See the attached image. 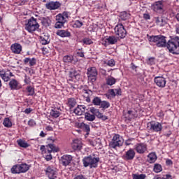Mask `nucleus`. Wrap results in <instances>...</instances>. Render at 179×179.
<instances>
[{
	"mask_svg": "<svg viewBox=\"0 0 179 179\" xmlns=\"http://www.w3.org/2000/svg\"><path fill=\"white\" fill-rule=\"evenodd\" d=\"M166 48L171 54L179 55V37L176 36L166 43Z\"/></svg>",
	"mask_w": 179,
	"mask_h": 179,
	"instance_id": "1",
	"label": "nucleus"
},
{
	"mask_svg": "<svg viewBox=\"0 0 179 179\" xmlns=\"http://www.w3.org/2000/svg\"><path fill=\"white\" fill-rule=\"evenodd\" d=\"M10 50L14 54H20L22 52V45L14 43L11 45Z\"/></svg>",
	"mask_w": 179,
	"mask_h": 179,
	"instance_id": "18",
	"label": "nucleus"
},
{
	"mask_svg": "<svg viewBox=\"0 0 179 179\" xmlns=\"http://www.w3.org/2000/svg\"><path fill=\"white\" fill-rule=\"evenodd\" d=\"M101 103V99L99 96H95L92 100V104L94 106H100Z\"/></svg>",
	"mask_w": 179,
	"mask_h": 179,
	"instance_id": "43",
	"label": "nucleus"
},
{
	"mask_svg": "<svg viewBox=\"0 0 179 179\" xmlns=\"http://www.w3.org/2000/svg\"><path fill=\"white\" fill-rule=\"evenodd\" d=\"M78 57H80L81 58L85 57V53L83 52L78 51L77 52Z\"/></svg>",
	"mask_w": 179,
	"mask_h": 179,
	"instance_id": "54",
	"label": "nucleus"
},
{
	"mask_svg": "<svg viewBox=\"0 0 179 179\" xmlns=\"http://www.w3.org/2000/svg\"><path fill=\"white\" fill-rule=\"evenodd\" d=\"M29 127H34L36 125V122L34 120H31L28 122Z\"/></svg>",
	"mask_w": 179,
	"mask_h": 179,
	"instance_id": "52",
	"label": "nucleus"
},
{
	"mask_svg": "<svg viewBox=\"0 0 179 179\" xmlns=\"http://www.w3.org/2000/svg\"><path fill=\"white\" fill-rule=\"evenodd\" d=\"M73 159V157L69 155H64L62 157H61L59 162L60 164H62V166H64L66 167V166H69L71 164V162H72V159Z\"/></svg>",
	"mask_w": 179,
	"mask_h": 179,
	"instance_id": "11",
	"label": "nucleus"
},
{
	"mask_svg": "<svg viewBox=\"0 0 179 179\" xmlns=\"http://www.w3.org/2000/svg\"><path fill=\"white\" fill-rule=\"evenodd\" d=\"M100 162L99 157H94L92 155L85 157L83 159L84 167H90V169H96Z\"/></svg>",
	"mask_w": 179,
	"mask_h": 179,
	"instance_id": "3",
	"label": "nucleus"
},
{
	"mask_svg": "<svg viewBox=\"0 0 179 179\" xmlns=\"http://www.w3.org/2000/svg\"><path fill=\"white\" fill-rule=\"evenodd\" d=\"M82 26H83V22L79 20H76L74 23V27H77L78 29H80Z\"/></svg>",
	"mask_w": 179,
	"mask_h": 179,
	"instance_id": "49",
	"label": "nucleus"
},
{
	"mask_svg": "<svg viewBox=\"0 0 179 179\" xmlns=\"http://www.w3.org/2000/svg\"><path fill=\"white\" fill-rule=\"evenodd\" d=\"M131 69H133V71H135V69H136V68H138V67L134 63H131Z\"/></svg>",
	"mask_w": 179,
	"mask_h": 179,
	"instance_id": "63",
	"label": "nucleus"
},
{
	"mask_svg": "<svg viewBox=\"0 0 179 179\" xmlns=\"http://www.w3.org/2000/svg\"><path fill=\"white\" fill-rule=\"evenodd\" d=\"M27 90L28 92V96H34V88H33L31 86H28L27 87Z\"/></svg>",
	"mask_w": 179,
	"mask_h": 179,
	"instance_id": "46",
	"label": "nucleus"
},
{
	"mask_svg": "<svg viewBox=\"0 0 179 179\" xmlns=\"http://www.w3.org/2000/svg\"><path fill=\"white\" fill-rule=\"evenodd\" d=\"M143 17L145 20H149V19H150V15L149 14H144Z\"/></svg>",
	"mask_w": 179,
	"mask_h": 179,
	"instance_id": "59",
	"label": "nucleus"
},
{
	"mask_svg": "<svg viewBox=\"0 0 179 179\" xmlns=\"http://www.w3.org/2000/svg\"><path fill=\"white\" fill-rule=\"evenodd\" d=\"M101 108H108L110 107V103L107 101H101L100 103Z\"/></svg>",
	"mask_w": 179,
	"mask_h": 179,
	"instance_id": "42",
	"label": "nucleus"
},
{
	"mask_svg": "<svg viewBox=\"0 0 179 179\" xmlns=\"http://www.w3.org/2000/svg\"><path fill=\"white\" fill-rule=\"evenodd\" d=\"M25 114H30L31 113V108H27L24 110Z\"/></svg>",
	"mask_w": 179,
	"mask_h": 179,
	"instance_id": "61",
	"label": "nucleus"
},
{
	"mask_svg": "<svg viewBox=\"0 0 179 179\" xmlns=\"http://www.w3.org/2000/svg\"><path fill=\"white\" fill-rule=\"evenodd\" d=\"M17 143L20 148H26L30 146V144L27 143L24 140L19 139L17 141Z\"/></svg>",
	"mask_w": 179,
	"mask_h": 179,
	"instance_id": "32",
	"label": "nucleus"
},
{
	"mask_svg": "<svg viewBox=\"0 0 179 179\" xmlns=\"http://www.w3.org/2000/svg\"><path fill=\"white\" fill-rule=\"evenodd\" d=\"M115 92L116 95L121 96V89H115Z\"/></svg>",
	"mask_w": 179,
	"mask_h": 179,
	"instance_id": "57",
	"label": "nucleus"
},
{
	"mask_svg": "<svg viewBox=\"0 0 179 179\" xmlns=\"http://www.w3.org/2000/svg\"><path fill=\"white\" fill-rule=\"evenodd\" d=\"M41 23L43 26H45V27H48V26H50V24H51V20H50L48 17H43L41 19Z\"/></svg>",
	"mask_w": 179,
	"mask_h": 179,
	"instance_id": "38",
	"label": "nucleus"
},
{
	"mask_svg": "<svg viewBox=\"0 0 179 179\" xmlns=\"http://www.w3.org/2000/svg\"><path fill=\"white\" fill-rule=\"evenodd\" d=\"M135 150L139 155H143L148 150V145L145 143H138L135 145Z\"/></svg>",
	"mask_w": 179,
	"mask_h": 179,
	"instance_id": "13",
	"label": "nucleus"
},
{
	"mask_svg": "<svg viewBox=\"0 0 179 179\" xmlns=\"http://www.w3.org/2000/svg\"><path fill=\"white\" fill-rule=\"evenodd\" d=\"M133 179H145L146 178V175L145 174H133L132 175Z\"/></svg>",
	"mask_w": 179,
	"mask_h": 179,
	"instance_id": "45",
	"label": "nucleus"
},
{
	"mask_svg": "<svg viewBox=\"0 0 179 179\" xmlns=\"http://www.w3.org/2000/svg\"><path fill=\"white\" fill-rule=\"evenodd\" d=\"M80 128L87 132V135H89V133L90 132V126H89V124L82 122L80 124Z\"/></svg>",
	"mask_w": 179,
	"mask_h": 179,
	"instance_id": "30",
	"label": "nucleus"
},
{
	"mask_svg": "<svg viewBox=\"0 0 179 179\" xmlns=\"http://www.w3.org/2000/svg\"><path fill=\"white\" fill-rule=\"evenodd\" d=\"M41 44H43V45H45L47 44L50 43V38L48 37V36H41Z\"/></svg>",
	"mask_w": 179,
	"mask_h": 179,
	"instance_id": "37",
	"label": "nucleus"
},
{
	"mask_svg": "<svg viewBox=\"0 0 179 179\" xmlns=\"http://www.w3.org/2000/svg\"><path fill=\"white\" fill-rule=\"evenodd\" d=\"M110 96H113V97H115L116 94H115V90L112 89L110 90Z\"/></svg>",
	"mask_w": 179,
	"mask_h": 179,
	"instance_id": "55",
	"label": "nucleus"
},
{
	"mask_svg": "<svg viewBox=\"0 0 179 179\" xmlns=\"http://www.w3.org/2000/svg\"><path fill=\"white\" fill-rule=\"evenodd\" d=\"M38 29H40V24L37 22V19L34 17H30L28 20V22L25 24V30L29 33H34Z\"/></svg>",
	"mask_w": 179,
	"mask_h": 179,
	"instance_id": "4",
	"label": "nucleus"
},
{
	"mask_svg": "<svg viewBox=\"0 0 179 179\" xmlns=\"http://www.w3.org/2000/svg\"><path fill=\"white\" fill-rule=\"evenodd\" d=\"M156 160H157V156H156V153L151 152L148 155V163H155Z\"/></svg>",
	"mask_w": 179,
	"mask_h": 179,
	"instance_id": "25",
	"label": "nucleus"
},
{
	"mask_svg": "<svg viewBox=\"0 0 179 179\" xmlns=\"http://www.w3.org/2000/svg\"><path fill=\"white\" fill-rule=\"evenodd\" d=\"M75 179H87L83 175H78L77 176Z\"/></svg>",
	"mask_w": 179,
	"mask_h": 179,
	"instance_id": "58",
	"label": "nucleus"
},
{
	"mask_svg": "<svg viewBox=\"0 0 179 179\" xmlns=\"http://www.w3.org/2000/svg\"><path fill=\"white\" fill-rule=\"evenodd\" d=\"M123 143L124 138L120 134H115L111 142L109 143V146L112 149H117V148H121Z\"/></svg>",
	"mask_w": 179,
	"mask_h": 179,
	"instance_id": "6",
	"label": "nucleus"
},
{
	"mask_svg": "<svg viewBox=\"0 0 179 179\" xmlns=\"http://www.w3.org/2000/svg\"><path fill=\"white\" fill-rule=\"evenodd\" d=\"M162 179H172L171 178V175H169V174H166L165 176H164L163 178H162Z\"/></svg>",
	"mask_w": 179,
	"mask_h": 179,
	"instance_id": "60",
	"label": "nucleus"
},
{
	"mask_svg": "<svg viewBox=\"0 0 179 179\" xmlns=\"http://www.w3.org/2000/svg\"><path fill=\"white\" fill-rule=\"evenodd\" d=\"M69 76L70 78H75V76H76V71L73 70L72 71H69Z\"/></svg>",
	"mask_w": 179,
	"mask_h": 179,
	"instance_id": "51",
	"label": "nucleus"
},
{
	"mask_svg": "<svg viewBox=\"0 0 179 179\" xmlns=\"http://www.w3.org/2000/svg\"><path fill=\"white\" fill-rule=\"evenodd\" d=\"M147 129L151 132H162L163 125L159 122L152 121L147 124Z\"/></svg>",
	"mask_w": 179,
	"mask_h": 179,
	"instance_id": "8",
	"label": "nucleus"
},
{
	"mask_svg": "<svg viewBox=\"0 0 179 179\" xmlns=\"http://www.w3.org/2000/svg\"><path fill=\"white\" fill-rule=\"evenodd\" d=\"M147 64H148V65H154V64H155V57L149 58L147 61Z\"/></svg>",
	"mask_w": 179,
	"mask_h": 179,
	"instance_id": "50",
	"label": "nucleus"
},
{
	"mask_svg": "<svg viewBox=\"0 0 179 179\" xmlns=\"http://www.w3.org/2000/svg\"><path fill=\"white\" fill-rule=\"evenodd\" d=\"M166 166H172L173 161H171V159H166Z\"/></svg>",
	"mask_w": 179,
	"mask_h": 179,
	"instance_id": "56",
	"label": "nucleus"
},
{
	"mask_svg": "<svg viewBox=\"0 0 179 179\" xmlns=\"http://www.w3.org/2000/svg\"><path fill=\"white\" fill-rule=\"evenodd\" d=\"M52 159V155H51V153H49V155L45 156V160H47V162H50V160H51Z\"/></svg>",
	"mask_w": 179,
	"mask_h": 179,
	"instance_id": "53",
	"label": "nucleus"
},
{
	"mask_svg": "<svg viewBox=\"0 0 179 179\" xmlns=\"http://www.w3.org/2000/svg\"><path fill=\"white\" fill-rule=\"evenodd\" d=\"M156 23L158 26L163 27V26H166L167 22L166 21V20L157 17L156 18Z\"/></svg>",
	"mask_w": 179,
	"mask_h": 179,
	"instance_id": "33",
	"label": "nucleus"
},
{
	"mask_svg": "<svg viewBox=\"0 0 179 179\" xmlns=\"http://www.w3.org/2000/svg\"><path fill=\"white\" fill-rule=\"evenodd\" d=\"M90 111V113H92V114H94V115H96L97 118H99V120H102V121H106L108 120V117L103 115V113H100L99 109L91 108Z\"/></svg>",
	"mask_w": 179,
	"mask_h": 179,
	"instance_id": "12",
	"label": "nucleus"
},
{
	"mask_svg": "<svg viewBox=\"0 0 179 179\" xmlns=\"http://www.w3.org/2000/svg\"><path fill=\"white\" fill-rule=\"evenodd\" d=\"M118 42V37L115 36H110L106 38V43H108L110 45L116 44Z\"/></svg>",
	"mask_w": 179,
	"mask_h": 179,
	"instance_id": "21",
	"label": "nucleus"
},
{
	"mask_svg": "<svg viewBox=\"0 0 179 179\" xmlns=\"http://www.w3.org/2000/svg\"><path fill=\"white\" fill-rule=\"evenodd\" d=\"M134 157H135V150L132 148L127 150L125 155H123L124 160H134Z\"/></svg>",
	"mask_w": 179,
	"mask_h": 179,
	"instance_id": "17",
	"label": "nucleus"
},
{
	"mask_svg": "<svg viewBox=\"0 0 179 179\" xmlns=\"http://www.w3.org/2000/svg\"><path fill=\"white\" fill-rule=\"evenodd\" d=\"M76 100L75 99V98H70L68 100V106L70 108H73V107H75V106H76Z\"/></svg>",
	"mask_w": 179,
	"mask_h": 179,
	"instance_id": "39",
	"label": "nucleus"
},
{
	"mask_svg": "<svg viewBox=\"0 0 179 179\" xmlns=\"http://www.w3.org/2000/svg\"><path fill=\"white\" fill-rule=\"evenodd\" d=\"M50 115L53 118H58L61 115V109L54 108L50 110Z\"/></svg>",
	"mask_w": 179,
	"mask_h": 179,
	"instance_id": "24",
	"label": "nucleus"
},
{
	"mask_svg": "<svg viewBox=\"0 0 179 179\" xmlns=\"http://www.w3.org/2000/svg\"><path fill=\"white\" fill-rule=\"evenodd\" d=\"M24 62L25 64H29V66H34V65H36L37 61L36 60V58L30 59L29 57H27L24 59Z\"/></svg>",
	"mask_w": 179,
	"mask_h": 179,
	"instance_id": "26",
	"label": "nucleus"
},
{
	"mask_svg": "<svg viewBox=\"0 0 179 179\" xmlns=\"http://www.w3.org/2000/svg\"><path fill=\"white\" fill-rule=\"evenodd\" d=\"M125 145H126L127 146H129V145H132V143H131V140H130V139L127 140V141H125Z\"/></svg>",
	"mask_w": 179,
	"mask_h": 179,
	"instance_id": "62",
	"label": "nucleus"
},
{
	"mask_svg": "<svg viewBox=\"0 0 179 179\" xmlns=\"http://www.w3.org/2000/svg\"><path fill=\"white\" fill-rule=\"evenodd\" d=\"M153 10L157 12V13H163L164 12V9H163V1H156L153 6Z\"/></svg>",
	"mask_w": 179,
	"mask_h": 179,
	"instance_id": "15",
	"label": "nucleus"
},
{
	"mask_svg": "<svg viewBox=\"0 0 179 179\" xmlns=\"http://www.w3.org/2000/svg\"><path fill=\"white\" fill-rule=\"evenodd\" d=\"M0 78H1L4 82H9L10 80V77H9V71H0Z\"/></svg>",
	"mask_w": 179,
	"mask_h": 179,
	"instance_id": "19",
	"label": "nucleus"
},
{
	"mask_svg": "<svg viewBox=\"0 0 179 179\" xmlns=\"http://www.w3.org/2000/svg\"><path fill=\"white\" fill-rule=\"evenodd\" d=\"M60 7L61 3H59V1H50L45 4L46 9H48L49 10H55L56 9H58V8Z\"/></svg>",
	"mask_w": 179,
	"mask_h": 179,
	"instance_id": "14",
	"label": "nucleus"
},
{
	"mask_svg": "<svg viewBox=\"0 0 179 179\" xmlns=\"http://www.w3.org/2000/svg\"><path fill=\"white\" fill-rule=\"evenodd\" d=\"M147 37L148 41H150V43H155L157 47H159L160 48H164L167 45V41L166 40V36L163 35H147Z\"/></svg>",
	"mask_w": 179,
	"mask_h": 179,
	"instance_id": "2",
	"label": "nucleus"
},
{
	"mask_svg": "<svg viewBox=\"0 0 179 179\" xmlns=\"http://www.w3.org/2000/svg\"><path fill=\"white\" fill-rule=\"evenodd\" d=\"M163 168L162 167V165L159 164H155L154 166V171L155 173H160V171H162Z\"/></svg>",
	"mask_w": 179,
	"mask_h": 179,
	"instance_id": "44",
	"label": "nucleus"
},
{
	"mask_svg": "<svg viewBox=\"0 0 179 179\" xmlns=\"http://www.w3.org/2000/svg\"><path fill=\"white\" fill-rule=\"evenodd\" d=\"M115 34L118 36L119 38H125L127 36V30L124 27V24L119 22L115 27Z\"/></svg>",
	"mask_w": 179,
	"mask_h": 179,
	"instance_id": "7",
	"label": "nucleus"
},
{
	"mask_svg": "<svg viewBox=\"0 0 179 179\" xmlns=\"http://www.w3.org/2000/svg\"><path fill=\"white\" fill-rule=\"evenodd\" d=\"M45 132L44 131H41V133H40V134H39V136H41V138H44V137H45Z\"/></svg>",
	"mask_w": 179,
	"mask_h": 179,
	"instance_id": "64",
	"label": "nucleus"
},
{
	"mask_svg": "<svg viewBox=\"0 0 179 179\" xmlns=\"http://www.w3.org/2000/svg\"><path fill=\"white\" fill-rule=\"evenodd\" d=\"M9 87L11 89V90H16V89H17V80H16L15 79H13L9 82Z\"/></svg>",
	"mask_w": 179,
	"mask_h": 179,
	"instance_id": "29",
	"label": "nucleus"
},
{
	"mask_svg": "<svg viewBox=\"0 0 179 179\" xmlns=\"http://www.w3.org/2000/svg\"><path fill=\"white\" fill-rule=\"evenodd\" d=\"M105 64H107L108 66H115V61L113 59L108 62H105Z\"/></svg>",
	"mask_w": 179,
	"mask_h": 179,
	"instance_id": "48",
	"label": "nucleus"
},
{
	"mask_svg": "<svg viewBox=\"0 0 179 179\" xmlns=\"http://www.w3.org/2000/svg\"><path fill=\"white\" fill-rule=\"evenodd\" d=\"M47 147L50 148V150H48V153H51V152H59V148L54 144H48Z\"/></svg>",
	"mask_w": 179,
	"mask_h": 179,
	"instance_id": "31",
	"label": "nucleus"
},
{
	"mask_svg": "<svg viewBox=\"0 0 179 179\" xmlns=\"http://www.w3.org/2000/svg\"><path fill=\"white\" fill-rule=\"evenodd\" d=\"M117 82V80L114 78L113 76H110L108 78H106V85L108 86H113V85H115Z\"/></svg>",
	"mask_w": 179,
	"mask_h": 179,
	"instance_id": "36",
	"label": "nucleus"
},
{
	"mask_svg": "<svg viewBox=\"0 0 179 179\" xmlns=\"http://www.w3.org/2000/svg\"><path fill=\"white\" fill-rule=\"evenodd\" d=\"M45 173L49 179H56L58 176V171L54 166H48L45 170Z\"/></svg>",
	"mask_w": 179,
	"mask_h": 179,
	"instance_id": "10",
	"label": "nucleus"
},
{
	"mask_svg": "<svg viewBox=\"0 0 179 179\" xmlns=\"http://www.w3.org/2000/svg\"><path fill=\"white\" fill-rule=\"evenodd\" d=\"M85 120H86V121L93 122L94 120H96V115L93 113L92 115L87 112L85 113Z\"/></svg>",
	"mask_w": 179,
	"mask_h": 179,
	"instance_id": "27",
	"label": "nucleus"
},
{
	"mask_svg": "<svg viewBox=\"0 0 179 179\" xmlns=\"http://www.w3.org/2000/svg\"><path fill=\"white\" fill-rule=\"evenodd\" d=\"M11 173L12 174H20V164H16L13 166V167L11 168Z\"/></svg>",
	"mask_w": 179,
	"mask_h": 179,
	"instance_id": "28",
	"label": "nucleus"
},
{
	"mask_svg": "<svg viewBox=\"0 0 179 179\" xmlns=\"http://www.w3.org/2000/svg\"><path fill=\"white\" fill-rule=\"evenodd\" d=\"M83 43L84 44H86L87 45H90V44H93V41H92V39H90L89 38H85L83 40Z\"/></svg>",
	"mask_w": 179,
	"mask_h": 179,
	"instance_id": "47",
	"label": "nucleus"
},
{
	"mask_svg": "<svg viewBox=\"0 0 179 179\" xmlns=\"http://www.w3.org/2000/svg\"><path fill=\"white\" fill-rule=\"evenodd\" d=\"M3 124L6 128H10V127H12V122H10V120L8 117H6L4 119Z\"/></svg>",
	"mask_w": 179,
	"mask_h": 179,
	"instance_id": "40",
	"label": "nucleus"
},
{
	"mask_svg": "<svg viewBox=\"0 0 179 179\" xmlns=\"http://www.w3.org/2000/svg\"><path fill=\"white\" fill-rule=\"evenodd\" d=\"M120 17L121 20H128V19H129V17H131V14L127 13V11H123V12L120 13Z\"/></svg>",
	"mask_w": 179,
	"mask_h": 179,
	"instance_id": "35",
	"label": "nucleus"
},
{
	"mask_svg": "<svg viewBox=\"0 0 179 179\" xmlns=\"http://www.w3.org/2000/svg\"><path fill=\"white\" fill-rule=\"evenodd\" d=\"M87 75L88 80H90V82H92V83H94V82L97 80V69H96V67L88 68Z\"/></svg>",
	"mask_w": 179,
	"mask_h": 179,
	"instance_id": "9",
	"label": "nucleus"
},
{
	"mask_svg": "<svg viewBox=\"0 0 179 179\" xmlns=\"http://www.w3.org/2000/svg\"><path fill=\"white\" fill-rule=\"evenodd\" d=\"M20 169L21 173H26L29 171V169H30V166L27 164H20Z\"/></svg>",
	"mask_w": 179,
	"mask_h": 179,
	"instance_id": "34",
	"label": "nucleus"
},
{
	"mask_svg": "<svg viewBox=\"0 0 179 179\" xmlns=\"http://www.w3.org/2000/svg\"><path fill=\"white\" fill-rule=\"evenodd\" d=\"M56 34L60 37H71V32L68 30H58Z\"/></svg>",
	"mask_w": 179,
	"mask_h": 179,
	"instance_id": "22",
	"label": "nucleus"
},
{
	"mask_svg": "<svg viewBox=\"0 0 179 179\" xmlns=\"http://www.w3.org/2000/svg\"><path fill=\"white\" fill-rule=\"evenodd\" d=\"M64 62L71 63L73 61V56L72 55H66L63 57Z\"/></svg>",
	"mask_w": 179,
	"mask_h": 179,
	"instance_id": "41",
	"label": "nucleus"
},
{
	"mask_svg": "<svg viewBox=\"0 0 179 179\" xmlns=\"http://www.w3.org/2000/svg\"><path fill=\"white\" fill-rule=\"evenodd\" d=\"M71 146L73 150H80L82 149V143L78 140H74Z\"/></svg>",
	"mask_w": 179,
	"mask_h": 179,
	"instance_id": "23",
	"label": "nucleus"
},
{
	"mask_svg": "<svg viewBox=\"0 0 179 179\" xmlns=\"http://www.w3.org/2000/svg\"><path fill=\"white\" fill-rule=\"evenodd\" d=\"M69 17L68 12L64 11L62 14H58L56 16L57 22L55 24V29H61L64 27V24L66 23V20Z\"/></svg>",
	"mask_w": 179,
	"mask_h": 179,
	"instance_id": "5",
	"label": "nucleus"
},
{
	"mask_svg": "<svg viewBox=\"0 0 179 179\" xmlns=\"http://www.w3.org/2000/svg\"><path fill=\"white\" fill-rule=\"evenodd\" d=\"M86 107L85 106H78L77 108H76L73 110L74 114L76 115H83V113H85V109Z\"/></svg>",
	"mask_w": 179,
	"mask_h": 179,
	"instance_id": "20",
	"label": "nucleus"
},
{
	"mask_svg": "<svg viewBox=\"0 0 179 179\" xmlns=\"http://www.w3.org/2000/svg\"><path fill=\"white\" fill-rule=\"evenodd\" d=\"M155 83H156L158 87H166V78L164 77H155L154 79Z\"/></svg>",
	"mask_w": 179,
	"mask_h": 179,
	"instance_id": "16",
	"label": "nucleus"
}]
</instances>
